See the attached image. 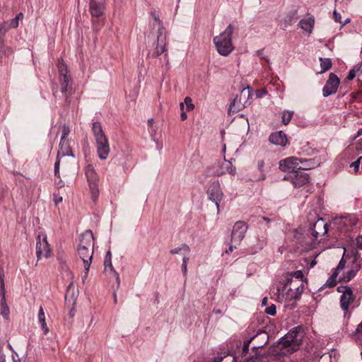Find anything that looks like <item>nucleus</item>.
<instances>
[{
    "label": "nucleus",
    "mask_w": 362,
    "mask_h": 362,
    "mask_svg": "<svg viewBox=\"0 0 362 362\" xmlns=\"http://www.w3.org/2000/svg\"><path fill=\"white\" fill-rule=\"evenodd\" d=\"M302 336L293 329L285 334L274 347V351L279 350L281 354L287 355L292 354L299 349L301 344Z\"/></svg>",
    "instance_id": "obj_1"
},
{
    "label": "nucleus",
    "mask_w": 362,
    "mask_h": 362,
    "mask_svg": "<svg viewBox=\"0 0 362 362\" xmlns=\"http://www.w3.org/2000/svg\"><path fill=\"white\" fill-rule=\"evenodd\" d=\"M304 291V284L300 280L287 278L282 289V294L278 290V298L281 300L291 301L299 299Z\"/></svg>",
    "instance_id": "obj_2"
},
{
    "label": "nucleus",
    "mask_w": 362,
    "mask_h": 362,
    "mask_svg": "<svg viewBox=\"0 0 362 362\" xmlns=\"http://www.w3.org/2000/svg\"><path fill=\"white\" fill-rule=\"evenodd\" d=\"M234 31V28L232 25H228V27L218 35L214 37V43L218 53L221 56H228L234 49L232 42V35Z\"/></svg>",
    "instance_id": "obj_3"
},
{
    "label": "nucleus",
    "mask_w": 362,
    "mask_h": 362,
    "mask_svg": "<svg viewBox=\"0 0 362 362\" xmlns=\"http://www.w3.org/2000/svg\"><path fill=\"white\" fill-rule=\"evenodd\" d=\"M93 132L96 141L97 153L101 160H106L110 151L109 141L100 122L93 124Z\"/></svg>",
    "instance_id": "obj_4"
},
{
    "label": "nucleus",
    "mask_w": 362,
    "mask_h": 362,
    "mask_svg": "<svg viewBox=\"0 0 362 362\" xmlns=\"http://www.w3.org/2000/svg\"><path fill=\"white\" fill-rule=\"evenodd\" d=\"M155 21L158 23V31L157 35V42L156 45L155 42L152 44V47H154L153 49L150 45H148V56L151 57H158L163 54L166 50V36H165V30L161 21L158 19L157 16L154 17Z\"/></svg>",
    "instance_id": "obj_5"
},
{
    "label": "nucleus",
    "mask_w": 362,
    "mask_h": 362,
    "mask_svg": "<svg viewBox=\"0 0 362 362\" xmlns=\"http://www.w3.org/2000/svg\"><path fill=\"white\" fill-rule=\"evenodd\" d=\"M69 132V127L66 125H64L62 127V135L61 142L59 144L60 150L58 152L57 159L54 164V174L58 177H59V164L61 159L65 158L66 156L74 157V155L68 146L67 141L66 140Z\"/></svg>",
    "instance_id": "obj_6"
},
{
    "label": "nucleus",
    "mask_w": 362,
    "mask_h": 362,
    "mask_svg": "<svg viewBox=\"0 0 362 362\" xmlns=\"http://www.w3.org/2000/svg\"><path fill=\"white\" fill-rule=\"evenodd\" d=\"M85 175L88 182L89 189L91 194L92 199L95 202L99 196L98 182L100 180L99 176L97 174L94 167L88 164L85 168Z\"/></svg>",
    "instance_id": "obj_7"
},
{
    "label": "nucleus",
    "mask_w": 362,
    "mask_h": 362,
    "mask_svg": "<svg viewBox=\"0 0 362 362\" xmlns=\"http://www.w3.org/2000/svg\"><path fill=\"white\" fill-rule=\"evenodd\" d=\"M206 195L208 199L215 204L216 214H219L221 212L220 205L224 197V194L218 180H216L210 184L206 189Z\"/></svg>",
    "instance_id": "obj_8"
},
{
    "label": "nucleus",
    "mask_w": 362,
    "mask_h": 362,
    "mask_svg": "<svg viewBox=\"0 0 362 362\" xmlns=\"http://www.w3.org/2000/svg\"><path fill=\"white\" fill-rule=\"evenodd\" d=\"M93 250L94 249L93 248H85L78 247V254L81 260L83 261V264L84 267V274L82 277L83 282L85 281L88 275V272L92 263Z\"/></svg>",
    "instance_id": "obj_9"
},
{
    "label": "nucleus",
    "mask_w": 362,
    "mask_h": 362,
    "mask_svg": "<svg viewBox=\"0 0 362 362\" xmlns=\"http://www.w3.org/2000/svg\"><path fill=\"white\" fill-rule=\"evenodd\" d=\"M214 175L216 176H222L226 173L231 175H235L236 169L233 165L230 160H226L225 158L215 163L213 166Z\"/></svg>",
    "instance_id": "obj_10"
},
{
    "label": "nucleus",
    "mask_w": 362,
    "mask_h": 362,
    "mask_svg": "<svg viewBox=\"0 0 362 362\" xmlns=\"http://www.w3.org/2000/svg\"><path fill=\"white\" fill-rule=\"evenodd\" d=\"M36 253L38 259L47 258L51 255V249L45 234L38 235L36 243Z\"/></svg>",
    "instance_id": "obj_11"
},
{
    "label": "nucleus",
    "mask_w": 362,
    "mask_h": 362,
    "mask_svg": "<svg viewBox=\"0 0 362 362\" xmlns=\"http://www.w3.org/2000/svg\"><path fill=\"white\" fill-rule=\"evenodd\" d=\"M300 159L296 157H288L281 160L279 163V168L283 172L294 173L300 170Z\"/></svg>",
    "instance_id": "obj_12"
},
{
    "label": "nucleus",
    "mask_w": 362,
    "mask_h": 362,
    "mask_svg": "<svg viewBox=\"0 0 362 362\" xmlns=\"http://www.w3.org/2000/svg\"><path fill=\"white\" fill-rule=\"evenodd\" d=\"M9 313V308L5 298L4 271L3 267L0 266V314L4 317H7Z\"/></svg>",
    "instance_id": "obj_13"
},
{
    "label": "nucleus",
    "mask_w": 362,
    "mask_h": 362,
    "mask_svg": "<svg viewBox=\"0 0 362 362\" xmlns=\"http://www.w3.org/2000/svg\"><path fill=\"white\" fill-rule=\"evenodd\" d=\"M247 226L243 221H238L233 226L232 231L231 242L233 244L239 245L243 240Z\"/></svg>",
    "instance_id": "obj_14"
},
{
    "label": "nucleus",
    "mask_w": 362,
    "mask_h": 362,
    "mask_svg": "<svg viewBox=\"0 0 362 362\" xmlns=\"http://www.w3.org/2000/svg\"><path fill=\"white\" fill-rule=\"evenodd\" d=\"M339 83L340 80L338 76L333 73H330L329 78L322 89L323 96L327 97L334 94L338 89Z\"/></svg>",
    "instance_id": "obj_15"
},
{
    "label": "nucleus",
    "mask_w": 362,
    "mask_h": 362,
    "mask_svg": "<svg viewBox=\"0 0 362 362\" xmlns=\"http://www.w3.org/2000/svg\"><path fill=\"white\" fill-rule=\"evenodd\" d=\"M311 235L315 238V241L312 243L315 245L317 240L320 237L324 236L328 230V224L322 218H319L314 224L311 229Z\"/></svg>",
    "instance_id": "obj_16"
},
{
    "label": "nucleus",
    "mask_w": 362,
    "mask_h": 362,
    "mask_svg": "<svg viewBox=\"0 0 362 362\" xmlns=\"http://www.w3.org/2000/svg\"><path fill=\"white\" fill-rule=\"evenodd\" d=\"M337 291L342 293L340 298L341 307L344 311H347L354 300L352 290L348 286H339Z\"/></svg>",
    "instance_id": "obj_17"
},
{
    "label": "nucleus",
    "mask_w": 362,
    "mask_h": 362,
    "mask_svg": "<svg viewBox=\"0 0 362 362\" xmlns=\"http://www.w3.org/2000/svg\"><path fill=\"white\" fill-rule=\"evenodd\" d=\"M57 67L60 76L62 93H66L69 92L70 76L69 75L66 66L63 62L59 61Z\"/></svg>",
    "instance_id": "obj_18"
},
{
    "label": "nucleus",
    "mask_w": 362,
    "mask_h": 362,
    "mask_svg": "<svg viewBox=\"0 0 362 362\" xmlns=\"http://www.w3.org/2000/svg\"><path fill=\"white\" fill-rule=\"evenodd\" d=\"M359 270V267L352 263V267H345L344 269L341 271L340 276L338 279L339 281H349L354 278Z\"/></svg>",
    "instance_id": "obj_19"
},
{
    "label": "nucleus",
    "mask_w": 362,
    "mask_h": 362,
    "mask_svg": "<svg viewBox=\"0 0 362 362\" xmlns=\"http://www.w3.org/2000/svg\"><path fill=\"white\" fill-rule=\"evenodd\" d=\"M78 247L94 249V237L91 230H88L81 234Z\"/></svg>",
    "instance_id": "obj_20"
},
{
    "label": "nucleus",
    "mask_w": 362,
    "mask_h": 362,
    "mask_svg": "<svg viewBox=\"0 0 362 362\" xmlns=\"http://www.w3.org/2000/svg\"><path fill=\"white\" fill-rule=\"evenodd\" d=\"M271 143L281 146H285L287 144L286 135L281 131L274 132L269 136Z\"/></svg>",
    "instance_id": "obj_21"
},
{
    "label": "nucleus",
    "mask_w": 362,
    "mask_h": 362,
    "mask_svg": "<svg viewBox=\"0 0 362 362\" xmlns=\"http://www.w3.org/2000/svg\"><path fill=\"white\" fill-rule=\"evenodd\" d=\"M105 3H90L89 10L92 18H100L104 14Z\"/></svg>",
    "instance_id": "obj_22"
},
{
    "label": "nucleus",
    "mask_w": 362,
    "mask_h": 362,
    "mask_svg": "<svg viewBox=\"0 0 362 362\" xmlns=\"http://www.w3.org/2000/svg\"><path fill=\"white\" fill-rule=\"evenodd\" d=\"M309 175L303 172H300L295 174L292 178L291 182L295 187H300L309 182Z\"/></svg>",
    "instance_id": "obj_23"
},
{
    "label": "nucleus",
    "mask_w": 362,
    "mask_h": 362,
    "mask_svg": "<svg viewBox=\"0 0 362 362\" xmlns=\"http://www.w3.org/2000/svg\"><path fill=\"white\" fill-rule=\"evenodd\" d=\"M344 269V259L342 258L337 267L336 268L335 272L334 274L327 279V282L325 283V286L329 287H333L337 284V277L340 276L341 271Z\"/></svg>",
    "instance_id": "obj_24"
},
{
    "label": "nucleus",
    "mask_w": 362,
    "mask_h": 362,
    "mask_svg": "<svg viewBox=\"0 0 362 362\" xmlns=\"http://www.w3.org/2000/svg\"><path fill=\"white\" fill-rule=\"evenodd\" d=\"M298 24L302 30L310 34L313 30L315 18L313 16H310L307 18L301 19Z\"/></svg>",
    "instance_id": "obj_25"
},
{
    "label": "nucleus",
    "mask_w": 362,
    "mask_h": 362,
    "mask_svg": "<svg viewBox=\"0 0 362 362\" xmlns=\"http://www.w3.org/2000/svg\"><path fill=\"white\" fill-rule=\"evenodd\" d=\"M105 270L106 272H108L110 275H112L114 277L119 285L120 283V279L118 273L114 269L112 261L110 258H105L104 261Z\"/></svg>",
    "instance_id": "obj_26"
},
{
    "label": "nucleus",
    "mask_w": 362,
    "mask_h": 362,
    "mask_svg": "<svg viewBox=\"0 0 362 362\" xmlns=\"http://www.w3.org/2000/svg\"><path fill=\"white\" fill-rule=\"evenodd\" d=\"M38 322L40 324L42 330L43 331L44 334H47L49 332V329L47 325L45 312L42 306H40L39 310Z\"/></svg>",
    "instance_id": "obj_27"
},
{
    "label": "nucleus",
    "mask_w": 362,
    "mask_h": 362,
    "mask_svg": "<svg viewBox=\"0 0 362 362\" xmlns=\"http://www.w3.org/2000/svg\"><path fill=\"white\" fill-rule=\"evenodd\" d=\"M190 252L189 247L186 244H182L180 247L174 248L170 250V253L173 255L181 254L182 255L186 256Z\"/></svg>",
    "instance_id": "obj_28"
},
{
    "label": "nucleus",
    "mask_w": 362,
    "mask_h": 362,
    "mask_svg": "<svg viewBox=\"0 0 362 362\" xmlns=\"http://www.w3.org/2000/svg\"><path fill=\"white\" fill-rule=\"evenodd\" d=\"M320 67H321V71L319 72L320 74H322V73L328 71L329 69H331V67L332 66V61L329 58L320 57Z\"/></svg>",
    "instance_id": "obj_29"
},
{
    "label": "nucleus",
    "mask_w": 362,
    "mask_h": 362,
    "mask_svg": "<svg viewBox=\"0 0 362 362\" xmlns=\"http://www.w3.org/2000/svg\"><path fill=\"white\" fill-rule=\"evenodd\" d=\"M343 223L346 227H352L357 223V218L354 215H349L342 218Z\"/></svg>",
    "instance_id": "obj_30"
},
{
    "label": "nucleus",
    "mask_w": 362,
    "mask_h": 362,
    "mask_svg": "<svg viewBox=\"0 0 362 362\" xmlns=\"http://www.w3.org/2000/svg\"><path fill=\"white\" fill-rule=\"evenodd\" d=\"M315 163L312 159H300V170H310L315 167Z\"/></svg>",
    "instance_id": "obj_31"
},
{
    "label": "nucleus",
    "mask_w": 362,
    "mask_h": 362,
    "mask_svg": "<svg viewBox=\"0 0 362 362\" xmlns=\"http://www.w3.org/2000/svg\"><path fill=\"white\" fill-rule=\"evenodd\" d=\"M0 362H21V360L19 358L18 354L13 352L11 355V358H9L8 361H6L4 355L0 354Z\"/></svg>",
    "instance_id": "obj_32"
},
{
    "label": "nucleus",
    "mask_w": 362,
    "mask_h": 362,
    "mask_svg": "<svg viewBox=\"0 0 362 362\" xmlns=\"http://www.w3.org/2000/svg\"><path fill=\"white\" fill-rule=\"evenodd\" d=\"M293 111H284L282 113V122L284 123V124H285V125L288 124L291 122V120L293 117Z\"/></svg>",
    "instance_id": "obj_33"
},
{
    "label": "nucleus",
    "mask_w": 362,
    "mask_h": 362,
    "mask_svg": "<svg viewBox=\"0 0 362 362\" xmlns=\"http://www.w3.org/2000/svg\"><path fill=\"white\" fill-rule=\"evenodd\" d=\"M255 338H261L263 340H264V343L263 344H258L257 346H255L253 348L254 349H257V348H260V347H262L264 346L265 344H266V340L268 339V335L265 332H258L256 336L255 337Z\"/></svg>",
    "instance_id": "obj_34"
},
{
    "label": "nucleus",
    "mask_w": 362,
    "mask_h": 362,
    "mask_svg": "<svg viewBox=\"0 0 362 362\" xmlns=\"http://www.w3.org/2000/svg\"><path fill=\"white\" fill-rule=\"evenodd\" d=\"M264 162L259 160L257 163V168L261 172V177L258 180H264L266 178V174L264 173Z\"/></svg>",
    "instance_id": "obj_35"
},
{
    "label": "nucleus",
    "mask_w": 362,
    "mask_h": 362,
    "mask_svg": "<svg viewBox=\"0 0 362 362\" xmlns=\"http://www.w3.org/2000/svg\"><path fill=\"white\" fill-rule=\"evenodd\" d=\"M290 276H291V278H295L294 280H300L302 282L304 278V274L300 270L293 272Z\"/></svg>",
    "instance_id": "obj_36"
},
{
    "label": "nucleus",
    "mask_w": 362,
    "mask_h": 362,
    "mask_svg": "<svg viewBox=\"0 0 362 362\" xmlns=\"http://www.w3.org/2000/svg\"><path fill=\"white\" fill-rule=\"evenodd\" d=\"M184 103L186 105V110L187 111H192L194 110V105L192 103V100L191 99V98L189 97H186L185 99H184Z\"/></svg>",
    "instance_id": "obj_37"
},
{
    "label": "nucleus",
    "mask_w": 362,
    "mask_h": 362,
    "mask_svg": "<svg viewBox=\"0 0 362 362\" xmlns=\"http://www.w3.org/2000/svg\"><path fill=\"white\" fill-rule=\"evenodd\" d=\"M8 21H5L0 24V37L5 35V33L9 30L8 27Z\"/></svg>",
    "instance_id": "obj_38"
},
{
    "label": "nucleus",
    "mask_w": 362,
    "mask_h": 362,
    "mask_svg": "<svg viewBox=\"0 0 362 362\" xmlns=\"http://www.w3.org/2000/svg\"><path fill=\"white\" fill-rule=\"evenodd\" d=\"M276 306L274 305H272L265 309V313L271 316H273L276 314Z\"/></svg>",
    "instance_id": "obj_39"
},
{
    "label": "nucleus",
    "mask_w": 362,
    "mask_h": 362,
    "mask_svg": "<svg viewBox=\"0 0 362 362\" xmlns=\"http://www.w3.org/2000/svg\"><path fill=\"white\" fill-rule=\"evenodd\" d=\"M9 25L8 27L10 28H16L19 25V21L15 17L12 18L9 22Z\"/></svg>",
    "instance_id": "obj_40"
},
{
    "label": "nucleus",
    "mask_w": 362,
    "mask_h": 362,
    "mask_svg": "<svg viewBox=\"0 0 362 362\" xmlns=\"http://www.w3.org/2000/svg\"><path fill=\"white\" fill-rule=\"evenodd\" d=\"M361 159L362 156L359 157L356 161L351 163L350 167H353L354 168L355 172H357L358 170Z\"/></svg>",
    "instance_id": "obj_41"
},
{
    "label": "nucleus",
    "mask_w": 362,
    "mask_h": 362,
    "mask_svg": "<svg viewBox=\"0 0 362 362\" xmlns=\"http://www.w3.org/2000/svg\"><path fill=\"white\" fill-rule=\"evenodd\" d=\"M188 258L186 256H184L182 258V271L184 274L187 273V265Z\"/></svg>",
    "instance_id": "obj_42"
},
{
    "label": "nucleus",
    "mask_w": 362,
    "mask_h": 362,
    "mask_svg": "<svg viewBox=\"0 0 362 362\" xmlns=\"http://www.w3.org/2000/svg\"><path fill=\"white\" fill-rule=\"evenodd\" d=\"M356 74H357L356 68H353L349 71V74L347 76V78L349 80H353L355 78V76H356Z\"/></svg>",
    "instance_id": "obj_43"
},
{
    "label": "nucleus",
    "mask_w": 362,
    "mask_h": 362,
    "mask_svg": "<svg viewBox=\"0 0 362 362\" xmlns=\"http://www.w3.org/2000/svg\"><path fill=\"white\" fill-rule=\"evenodd\" d=\"M333 16L336 22L342 23L341 16L339 13L337 12L336 11H334Z\"/></svg>",
    "instance_id": "obj_44"
},
{
    "label": "nucleus",
    "mask_w": 362,
    "mask_h": 362,
    "mask_svg": "<svg viewBox=\"0 0 362 362\" xmlns=\"http://www.w3.org/2000/svg\"><path fill=\"white\" fill-rule=\"evenodd\" d=\"M356 245H357L358 248L362 250V235L358 236L356 238Z\"/></svg>",
    "instance_id": "obj_45"
},
{
    "label": "nucleus",
    "mask_w": 362,
    "mask_h": 362,
    "mask_svg": "<svg viewBox=\"0 0 362 362\" xmlns=\"http://www.w3.org/2000/svg\"><path fill=\"white\" fill-rule=\"evenodd\" d=\"M251 342V339L247 340L243 345V352H247L249 349L250 343Z\"/></svg>",
    "instance_id": "obj_46"
},
{
    "label": "nucleus",
    "mask_w": 362,
    "mask_h": 362,
    "mask_svg": "<svg viewBox=\"0 0 362 362\" xmlns=\"http://www.w3.org/2000/svg\"><path fill=\"white\" fill-rule=\"evenodd\" d=\"M62 200H63L62 197L57 196V195L54 196V201L55 204H59L60 202H62Z\"/></svg>",
    "instance_id": "obj_47"
},
{
    "label": "nucleus",
    "mask_w": 362,
    "mask_h": 362,
    "mask_svg": "<svg viewBox=\"0 0 362 362\" xmlns=\"http://www.w3.org/2000/svg\"><path fill=\"white\" fill-rule=\"evenodd\" d=\"M356 332L357 334H361L362 335V322L358 325Z\"/></svg>",
    "instance_id": "obj_48"
},
{
    "label": "nucleus",
    "mask_w": 362,
    "mask_h": 362,
    "mask_svg": "<svg viewBox=\"0 0 362 362\" xmlns=\"http://www.w3.org/2000/svg\"><path fill=\"white\" fill-rule=\"evenodd\" d=\"M237 245H236V244H235L234 245H231L229 247L228 250H226V253L229 254V253L232 252L233 251L234 248H236Z\"/></svg>",
    "instance_id": "obj_49"
},
{
    "label": "nucleus",
    "mask_w": 362,
    "mask_h": 362,
    "mask_svg": "<svg viewBox=\"0 0 362 362\" xmlns=\"http://www.w3.org/2000/svg\"><path fill=\"white\" fill-rule=\"evenodd\" d=\"M187 118V115L185 111H181L180 119L182 121L185 120Z\"/></svg>",
    "instance_id": "obj_50"
},
{
    "label": "nucleus",
    "mask_w": 362,
    "mask_h": 362,
    "mask_svg": "<svg viewBox=\"0 0 362 362\" xmlns=\"http://www.w3.org/2000/svg\"><path fill=\"white\" fill-rule=\"evenodd\" d=\"M362 135V128L358 129L356 135L352 139V141H354L356 138L361 136Z\"/></svg>",
    "instance_id": "obj_51"
},
{
    "label": "nucleus",
    "mask_w": 362,
    "mask_h": 362,
    "mask_svg": "<svg viewBox=\"0 0 362 362\" xmlns=\"http://www.w3.org/2000/svg\"><path fill=\"white\" fill-rule=\"evenodd\" d=\"M243 124L245 127V130L247 131L249 129V122H247V119H243Z\"/></svg>",
    "instance_id": "obj_52"
},
{
    "label": "nucleus",
    "mask_w": 362,
    "mask_h": 362,
    "mask_svg": "<svg viewBox=\"0 0 362 362\" xmlns=\"http://www.w3.org/2000/svg\"><path fill=\"white\" fill-rule=\"evenodd\" d=\"M354 68H356L357 74L362 73V64L360 66H356Z\"/></svg>",
    "instance_id": "obj_53"
},
{
    "label": "nucleus",
    "mask_w": 362,
    "mask_h": 362,
    "mask_svg": "<svg viewBox=\"0 0 362 362\" xmlns=\"http://www.w3.org/2000/svg\"><path fill=\"white\" fill-rule=\"evenodd\" d=\"M16 18L20 21V20H23V13H19L16 16Z\"/></svg>",
    "instance_id": "obj_54"
},
{
    "label": "nucleus",
    "mask_w": 362,
    "mask_h": 362,
    "mask_svg": "<svg viewBox=\"0 0 362 362\" xmlns=\"http://www.w3.org/2000/svg\"><path fill=\"white\" fill-rule=\"evenodd\" d=\"M106 0H90V3L100 2L105 3Z\"/></svg>",
    "instance_id": "obj_55"
},
{
    "label": "nucleus",
    "mask_w": 362,
    "mask_h": 362,
    "mask_svg": "<svg viewBox=\"0 0 362 362\" xmlns=\"http://www.w3.org/2000/svg\"><path fill=\"white\" fill-rule=\"evenodd\" d=\"M222 361V358L216 357L214 358V362H221Z\"/></svg>",
    "instance_id": "obj_56"
},
{
    "label": "nucleus",
    "mask_w": 362,
    "mask_h": 362,
    "mask_svg": "<svg viewBox=\"0 0 362 362\" xmlns=\"http://www.w3.org/2000/svg\"><path fill=\"white\" fill-rule=\"evenodd\" d=\"M185 105V103H181L180 104V108L181 111H184Z\"/></svg>",
    "instance_id": "obj_57"
},
{
    "label": "nucleus",
    "mask_w": 362,
    "mask_h": 362,
    "mask_svg": "<svg viewBox=\"0 0 362 362\" xmlns=\"http://www.w3.org/2000/svg\"><path fill=\"white\" fill-rule=\"evenodd\" d=\"M351 21V19L350 18H347L345 20L344 22H343L341 24L342 25H345L346 24H347L348 23H349Z\"/></svg>",
    "instance_id": "obj_58"
},
{
    "label": "nucleus",
    "mask_w": 362,
    "mask_h": 362,
    "mask_svg": "<svg viewBox=\"0 0 362 362\" xmlns=\"http://www.w3.org/2000/svg\"><path fill=\"white\" fill-rule=\"evenodd\" d=\"M316 261L314 259L310 262V267H313L316 264Z\"/></svg>",
    "instance_id": "obj_59"
},
{
    "label": "nucleus",
    "mask_w": 362,
    "mask_h": 362,
    "mask_svg": "<svg viewBox=\"0 0 362 362\" xmlns=\"http://www.w3.org/2000/svg\"><path fill=\"white\" fill-rule=\"evenodd\" d=\"M105 258H110L111 259V252L108 251L106 254Z\"/></svg>",
    "instance_id": "obj_60"
},
{
    "label": "nucleus",
    "mask_w": 362,
    "mask_h": 362,
    "mask_svg": "<svg viewBox=\"0 0 362 362\" xmlns=\"http://www.w3.org/2000/svg\"><path fill=\"white\" fill-rule=\"evenodd\" d=\"M262 219L267 222H270L271 221V219L267 218V217H262Z\"/></svg>",
    "instance_id": "obj_61"
},
{
    "label": "nucleus",
    "mask_w": 362,
    "mask_h": 362,
    "mask_svg": "<svg viewBox=\"0 0 362 362\" xmlns=\"http://www.w3.org/2000/svg\"><path fill=\"white\" fill-rule=\"evenodd\" d=\"M267 303V298H264L263 300H262V304L263 305H265Z\"/></svg>",
    "instance_id": "obj_62"
},
{
    "label": "nucleus",
    "mask_w": 362,
    "mask_h": 362,
    "mask_svg": "<svg viewBox=\"0 0 362 362\" xmlns=\"http://www.w3.org/2000/svg\"><path fill=\"white\" fill-rule=\"evenodd\" d=\"M226 145L224 144L223 145V152L225 153L226 152Z\"/></svg>",
    "instance_id": "obj_63"
},
{
    "label": "nucleus",
    "mask_w": 362,
    "mask_h": 362,
    "mask_svg": "<svg viewBox=\"0 0 362 362\" xmlns=\"http://www.w3.org/2000/svg\"><path fill=\"white\" fill-rule=\"evenodd\" d=\"M73 286V284H72V283H71V284L69 285L68 288H71V286Z\"/></svg>",
    "instance_id": "obj_64"
}]
</instances>
